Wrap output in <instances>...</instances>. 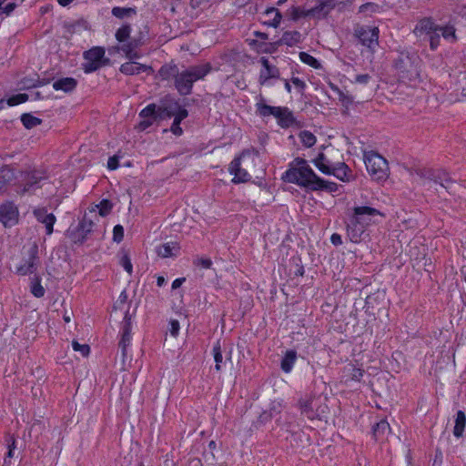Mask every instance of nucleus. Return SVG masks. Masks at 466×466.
Returning <instances> with one entry per match:
<instances>
[{
    "instance_id": "f257e3e1",
    "label": "nucleus",
    "mask_w": 466,
    "mask_h": 466,
    "mask_svg": "<svg viewBox=\"0 0 466 466\" xmlns=\"http://www.w3.org/2000/svg\"><path fill=\"white\" fill-rule=\"evenodd\" d=\"M420 56L415 52L400 51L394 60V67L403 82L416 83L420 76Z\"/></svg>"
},
{
    "instance_id": "f03ea898",
    "label": "nucleus",
    "mask_w": 466,
    "mask_h": 466,
    "mask_svg": "<svg viewBox=\"0 0 466 466\" xmlns=\"http://www.w3.org/2000/svg\"><path fill=\"white\" fill-rule=\"evenodd\" d=\"M318 176L309 166L308 162L300 157L295 158L290 163V167L285 172L283 178L300 187L313 189Z\"/></svg>"
},
{
    "instance_id": "7ed1b4c3",
    "label": "nucleus",
    "mask_w": 466,
    "mask_h": 466,
    "mask_svg": "<svg viewBox=\"0 0 466 466\" xmlns=\"http://www.w3.org/2000/svg\"><path fill=\"white\" fill-rule=\"evenodd\" d=\"M212 67L209 63L191 66L182 71H178L174 86L181 96L192 93L193 84L203 79L210 73Z\"/></svg>"
},
{
    "instance_id": "20e7f679",
    "label": "nucleus",
    "mask_w": 466,
    "mask_h": 466,
    "mask_svg": "<svg viewBox=\"0 0 466 466\" xmlns=\"http://www.w3.org/2000/svg\"><path fill=\"white\" fill-rule=\"evenodd\" d=\"M298 407L302 415L309 420L320 419L327 412L328 407L322 404L320 397L307 396L299 399Z\"/></svg>"
},
{
    "instance_id": "39448f33",
    "label": "nucleus",
    "mask_w": 466,
    "mask_h": 466,
    "mask_svg": "<svg viewBox=\"0 0 466 466\" xmlns=\"http://www.w3.org/2000/svg\"><path fill=\"white\" fill-rule=\"evenodd\" d=\"M365 164L368 172L375 180H385L389 177V165L387 160L375 152L365 156Z\"/></svg>"
},
{
    "instance_id": "423d86ee",
    "label": "nucleus",
    "mask_w": 466,
    "mask_h": 466,
    "mask_svg": "<svg viewBox=\"0 0 466 466\" xmlns=\"http://www.w3.org/2000/svg\"><path fill=\"white\" fill-rule=\"evenodd\" d=\"M105 48L101 46H94L85 51L83 54L85 62L82 64L84 72L90 74L107 65L109 59L105 57Z\"/></svg>"
},
{
    "instance_id": "0eeeda50",
    "label": "nucleus",
    "mask_w": 466,
    "mask_h": 466,
    "mask_svg": "<svg viewBox=\"0 0 466 466\" xmlns=\"http://www.w3.org/2000/svg\"><path fill=\"white\" fill-rule=\"evenodd\" d=\"M355 35L360 42L370 48L374 50L379 44V28L368 25L360 26L355 29Z\"/></svg>"
},
{
    "instance_id": "6e6552de",
    "label": "nucleus",
    "mask_w": 466,
    "mask_h": 466,
    "mask_svg": "<svg viewBox=\"0 0 466 466\" xmlns=\"http://www.w3.org/2000/svg\"><path fill=\"white\" fill-rule=\"evenodd\" d=\"M28 258L21 263L20 266L17 267L16 271L18 274L22 276H25L28 274L35 273L39 265V258H38V247L36 244H33L28 251Z\"/></svg>"
},
{
    "instance_id": "1a4fd4ad",
    "label": "nucleus",
    "mask_w": 466,
    "mask_h": 466,
    "mask_svg": "<svg viewBox=\"0 0 466 466\" xmlns=\"http://www.w3.org/2000/svg\"><path fill=\"white\" fill-rule=\"evenodd\" d=\"M144 43V35L142 33H139L138 36L131 38L128 42H124L118 49L125 54L127 59H138L141 57V54L137 49L143 46Z\"/></svg>"
},
{
    "instance_id": "9d476101",
    "label": "nucleus",
    "mask_w": 466,
    "mask_h": 466,
    "mask_svg": "<svg viewBox=\"0 0 466 466\" xmlns=\"http://www.w3.org/2000/svg\"><path fill=\"white\" fill-rule=\"evenodd\" d=\"M183 109L177 101L167 96L161 100L160 105L157 106L159 119L170 118Z\"/></svg>"
},
{
    "instance_id": "9b49d317",
    "label": "nucleus",
    "mask_w": 466,
    "mask_h": 466,
    "mask_svg": "<svg viewBox=\"0 0 466 466\" xmlns=\"http://www.w3.org/2000/svg\"><path fill=\"white\" fill-rule=\"evenodd\" d=\"M139 117L142 120L138 124L139 130H146L149 127H151L154 122L157 120H160L157 115V105L149 104L145 108H143L139 113Z\"/></svg>"
},
{
    "instance_id": "f8f14e48",
    "label": "nucleus",
    "mask_w": 466,
    "mask_h": 466,
    "mask_svg": "<svg viewBox=\"0 0 466 466\" xmlns=\"http://www.w3.org/2000/svg\"><path fill=\"white\" fill-rule=\"evenodd\" d=\"M377 215H380V212L376 208L370 207H356L353 209V215L351 217L367 228L370 224L371 218Z\"/></svg>"
},
{
    "instance_id": "ddd939ff",
    "label": "nucleus",
    "mask_w": 466,
    "mask_h": 466,
    "mask_svg": "<svg viewBox=\"0 0 466 466\" xmlns=\"http://www.w3.org/2000/svg\"><path fill=\"white\" fill-rule=\"evenodd\" d=\"M131 316L128 313V310L125 314L123 325H122V335L121 339L119 341V348L121 349L122 357L126 358L127 353V347L131 342Z\"/></svg>"
},
{
    "instance_id": "4468645a",
    "label": "nucleus",
    "mask_w": 466,
    "mask_h": 466,
    "mask_svg": "<svg viewBox=\"0 0 466 466\" xmlns=\"http://www.w3.org/2000/svg\"><path fill=\"white\" fill-rule=\"evenodd\" d=\"M18 210L11 202L3 204L0 207V221L5 227L12 226L17 222Z\"/></svg>"
},
{
    "instance_id": "2eb2a0df",
    "label": "nucleus",
    "mask_w": 466,
    "mask_h": 466,
    "mask_svg": "<svg viewBox=\"0 0 466 466\" xmlns=\"http://www.w3.org/2000/svg\"><path fill=\"white\" fill-rule=\"evenodd\" d=\"M263 69L259 73L258 82L260 85H265L270 78H279V70L277 66L270 65L268 58L262 56L259 60Z\"/></svg>"
},
{
    "instance_id": "dca6fc26",
    "label": "nucleus",
    "mask_w": 466,
    "mask_h": 466,
    "mask_svg": "<svg viewBox=\"0 0 466 466\" xmlns=\"http://www.w3.org/2000/svg\"><path fill=\"white\" fill-rule=\"evenodd\" d=\"M229 172L234 175L232 182L241 183L248 182L251 179V176L240 167V157L234 158L229 165Z\"/></svg>"
},
{
    "instance_id": "f3484780",
    "label": "nucleus",
    "mask_w": 466,
    "mask_h": 466,
    "mask_svg": "<svg viewBox=\"0 0 466 466\" xmlns=\"http://www.w3.org/2000/svg\"><path fill=\"white\" fill-rule=\"evenodd\" d=\"M366 227L360 224L356 219L352 217L350 218L347 224V235L350 238V241L354 243H358L361 240V237L365 232Z\"/></svg>"
},
{
    "instance_id": "a211bd4d",
    "label": "nucleus",
    "mask_w": 466,
    "mask_h": 466,
    "mask_svg": "<svg viewBox=\"0 0 466 466\" xmlns=\"http://www.w3.org/2000/svg\"><path fill=\"white\" fill-rule=\"evenodd\" d=\"M34 215L38 222L45 224L46 234L51 235L53 233V227L56 222V217L52 213H47L46 208H37L34 210Z\"/></svg>"
},
{
    "instance_id": "6ab92c4d",
    "label": "nucleus",
    "mask_w": 466,
    "mask_h": 466,
    "mask_svg": "<svg viewBox=\"0 0 466 466\" xmlns=\"http://www.w3.org/2000/svg\"><path fill=\"white\" fill-rule=\"evenodd\" d=\"M151 70V67L130 60L121 65L119 71L127 76L138 75L141 72Z\"/></svg>"
},
{
    "instance_id": "aec40b11",
    "label": "nucleus",
    "mask_w": 466,
    "mask_h": 466,
    "mask_svg": "<svg viewBox=\"0 0 466 466\" xmlns=\"http://www.w3.org/2000/svg\"><path fill=\"white\" fill-rule=\"evenodd\" d=\"M257 113L263 117L273 116L277 119L280 116V113L284 109L282 106H268L264 102V99L261 98L259 102L256 104Z\"/></svg>"
},
{
    "instance_id": "412c9836",
    "label": "nucleus",
    "mask_w": 466,
    "mask_h": 466,
    "mask_svg": "<svg viewBox=\"0 0 466 466\" xmlns=\"http://www.w3.org/2000/svg\"><path fill=\"white\" fill-rule=\"evenodd\" d=\"M15 179V170L8 165L0 167V193L5 191L6 187Z\"/></svg>"
},
{
    "instance_id": "4be33fe9",
    "label": "nucleus",
    "mask_w": 466,
    "mask_h": 466,
    "mask_svg": "<svg viewBox=\"0 0 466 466\" xmlns=\"http://www.w3.org/2000/svg\"><path fill=\"white\" fill-rule=\"evenodd\" d=\"M390 427L386 420H381L372 428L373 437L377 441H384L390 433Z\"/></svg>"
},
{
    "instance_id": "5701e85b",
    "label": "nucleus",
    "mask_w": 466,
    "mask_h": 466,
    "mask_svg": "<svg viewBox=\"0 0 466 466\" xmlns=\"http://www.w3.org/2000/svg\"><path fill=\"white\" fill-rule=\"evenodd\" d=\"M77 85V81L73 77H63L53 83L55 90H62L66 93L73 91Z\"/></svg>"
},
{
    "instance_id": "b1692460",
    "label": "nucleus",
    "mask_w": 466,
    "mask_h": 466,
    "mask_svg": "<svg viewBox=\"0 0 466 466\" xmlns=\"http://www.w3.org/2000/svg\"><path fill=\"white\" fill-rule=\"evenodd\" d=\"M178 71L179 68L176 64H166L160 67L158 75L162 80L174 79L175 82Z\"/></svg>"
},
{
    "instance_id": "393cba45",
    "label": "nucleus",
    "mask_w": 466,
    "mask_h": 466,
    "mask_svg": "<svg viewBox=\"0 0 466 466\" xmlns=\"http://www.w3.org/2000/svg\"><path fill=\"white\" fill-rule=\"evenodd\" d=\"M301 41V34L298 31H287L281 38L276 42V45H287L289 46H295Z\"/></svg>"
},
{
    "instance_id": "a878e982",
    "label": "nucleus",
    "mask_w": 466,
    "mask_h": 466,
    "mask_svg": "<svg viewBox=\"0 0 466 466\" xmlns=\"http://www.w3.org/2000/svg\"><path fill=\"white\" fill-rule=\"evenodd\" d=\"M179 250V247L176 242H167L157 248V253L162 258H169L176 256Z\"/></svg>"
},
{
    "instance_id": "bb28decb",
    "label": "nucleus",
    "mask_w": 466,
    "mask_h": 466,
    "mask_svg": "<svg viewBox=\"0 0 466 466\" xmlns=\"http://www.w3.org/2000/svg\"><path fill=\"white\" fill-rule=\"evenodd\" d=\"M438 26L434 25V23L430 18L421 19L414 29V33L416 35L425 34L429 35L431 34Z\"/></svg>"
},
{
    "instance_id": "cd10ccee",
    "label": "nucleus",
    "mask_w": 466,
    "mask_h": 466,
    "mask_svg": "<svg viewBox=\"0 0 466 466\" xmlns=\"http://www.w3.org/2000/svg\"><path fill=\"white\" fill-rule=\"evenodd\" d=\"M313 163L316 167L325 175H330L331 168L334 166L323 153H319L313 160Z\"/></svg>"
},
{
    "instance_id": "c85d7f7f",
    "label": "nucleus",
    "mask_w": 466,
    "mask_h": 466,
    "mask_svg": "<svg viewBox=\"0 0 466 466\" xmlns=\"http://www.w3.org/2000/svg\"><path fill=\"white\" fill-rule=\"evenodd\" d=\"M296 360H297V352L292 350H288L281 360V363H280L281 370L286 373L290 372L295 362H296Z\"/></svg>"
},
{
    "instance_id": "c756f323",
    "label": "nucleus",
    "mask_w": 466,
    "mask_h": 466,
    "mask_svg": "<svg viewBox=\"0 0 466 466\" xmlns=\"http://www.w3.org/2000/svg\"><path fill=\"white\" fill-rule=\"evenodd\" d=\"M277 120L278 124L283 128H289L296 123L293 113L288 107H284Z\"/></svg>"
},
{
    "instance_id": "7c9ffc66",
    "label": "nucleus",
    "mask_w": 466,
    "mask_h": 466,
    "mask_svg": "<svg viewBox=\"0 0 466 466\" xmlns=\"http://www.w3.org/2000/svg\"><path fill=\"white\" fill-rule=\"evenodd\" d=\"M46 177L41 176L38 171H33L27 177L26 182L23 188V193L30 191L38 187V184L42 179H45Z\"/></svg>"
},
{
    "instance_id": "2f4dec72",
    "label": "nucleus",
    "mask_w": 466,
    "mask_h": 466,
    "mask_svg": "<svg viewBox=\"0 0 466 466\" xmlns=\"http://www.w3.org/2000/svg\"><path fill=\"white\" fill-rule=\"evenodd\" d=\"M188 116V112L187 109H181L177 112L174 116V121L170 127L171 132L176 136H180L183 133L182 128L180 127V123L183 119H185Z\"/></svg>"
},
{
    "instance_id": "473e14b6",
    "label": "nucleus",
    "mask_w": 466,
    "mask_h": 466,
    "mask_svg": "<svg viewBox=\"0 0 466 466\" xmlns=\"http://www.w3.org/2000/svg\"><path fill=\"white\" fill-rule=\"evenodd\" d=\"M111 13L115 17L124 19L135 16L137 15V9L135 7L115 6L112 8Z\"/></svg>"
},
{
    "instance_id": "72a5a7b5",
    "label": "nucleus",
    "mask_w": 466,
    "mask_h": 466,
    "mask_svg": "<svg viewBox=\"0 0 466 466\" xmlns=\"http://www.w3.org/2000/svg\"><path fill=\"white\" fill-rule=\"evenodd\" d=\"M466 425V416L462 410H458L455 420V425L453 429V434L459 438L462 436Z\"/></svg>"
},
{
    "instance_id": "f704fd0d",
    "label": "nucleus",
    "mask_w": 466,
    "mask_h": 466,
    "mask_svg": "<svg viewBox=\"0 0 466 466\" xmlns=\"http://www.w3.org/2000/svg\"><path fill=\"white\" fill-rule=\"evenodd\" d=\"M337 189H338V186L336 183L324 180L319 177L315 182V185H314L312 190L313 191L325 190L328 192H335Z\"/></svg>"
},
{
    "instance_id": "c9c22d12",
    "label": "nucleus",
    "mask_w": 466,
    "mask_h": 466,
    "mask_svg": "<svg viewBox=\"0 0 466 466\" xmlns=\"http://www.w3.org/2000/svg\"><path fill=\"white\" fill-rule=\"evenodd\" d=\"M269 15H274V17L265 21L264 23L269 26L275 28L278 27L281 21V13L275 7H269L265 11V15L269 16Z\"/></svg>"
},
{
    "instance_id": "e433bc0d",
    "label": "nucleus",
    "mask_w": 466,
    "mask_h": 466,
    "mask_svg": "<svg viewBox=\"0 0 466 466\" xmlns=\"http://www.w3.org/2000/svg\"><path fill=\"white\" fill-rule=\"evenodd\" d=\"M130 34L131 25L129 24H124L116 30L115 37L119 43H124L130 38Z\"/></svg>"
},
{
    "instance_id": "4c0bfd02",
    "label": "nucleus",
    "mask_w": 466,
    "mask_h": 466,
    "mask_svg": "<svg viewBox=\"0 0 466 466\" xmlns=\"http://www.w3.org/2000/svg\"><path fill=\"white\" fill-rule=\"evenodd\" d=\"M348 169V166L345 163H339L338 165L332 167L330 175L336 177L337 178L342 181H345L348 180L346 178Z\"/></svg>"
},
{
    "instance_id": "58836bf2",
    "label": "nucleus",
    "mask_w": 466,
    "mask_h": 466,
    "mask_svg": "<svg viewBox=\"0 0 466 466\" xmlns=\"http://www.w3.org/2000/svg\"><path fill=\"white\" fill-rule=\"evenodd\" d=\"M21 121L25 128H33L42 123V120L38 117L32 116L29 113H25L21 116Z\"/></svg>"
},
{
    "instance_id": "ea45409f",
    "label": "nucleus",
    "mask_w": 466,
    "mask_h": 466,
    "mask_svg": "<svg viewBox=\"0 0 466 466\" xmlns=\"http://www.w3.org/2000/svg\"><path fill=\"white\" fill-rule=\"evenodd\" d=\"M31 292L35 298H42L45 295V289L41 285L39 276H35L31 282Z\"/></svg>"
},
{
    "instance_id": "a19ab883",
    "label": "nucleus",
    "mask_w": 466,
    "mask_h": 466,
    "mask_svg": "<svg viewBox=\"0 0 466 466\" xmlns=\"http://www.w3.org/2000/svg\"><path fill=\"white\" fill-rule=\"evenodd\" d=\"M301 143L307 147H311L316 143V137L309 131L304 130L301 131L299 135Z\"/></svg>"
},
{
    "instance_id": "79ce46f5",
    "label": "nucleus",
    "mask_w": 466,
    "mask_h": 466,
    "mask_svg": "<svg viewBox=\"0 0 466 466\" xmlns=\"http://www.w3.org/2000/svg\"><path fill=\"white\" fill-rule=\"evenodd\" d=\"M44 84L45 83L43 81H40L38 78L34 79V78L25 77L20 81L19 86H20V89H30L33 87L40 86Z\"/></svg>"
},
{
    "instance_id": "37998d69",
    "label": "nucleus",
    "mask_w": 466,
    "mask_h": 466,
    "mask_svg": "<svg viewBox=\"0 0 466 466\" xmlns=\"http://www.w3.org/2000/svg\"><path fill=\"white\" fill-rule=\"evenodd\" d=\"M299 58L303 63L310 66L313 68L317 69L320 67L319 62L314 56L306 52H300Z\"/></svg>"
},
{
    "instance_id": "c03bdc74",
    "label": "nucleus",
    "mask_w": 466,
    "mask_h": 466,
    "mask_svg": "<svg viewBox=\"0 0 466 466\" xmlns=\"http://www.w3.org/2000/svg\"><path fill=\"white\" fill-rule=\"evenodd\" d=\"M213 354H214V360L216 362L215 369L217 370H221V363L223 362V356L221 352V347L219 341H217V343L213 347Z\"/></svg>"
},
{
    "instance_id": "a18cd8bd",
    "label": "nucleus",
    "mask_w": 466,
    "mask_h": 466,
    "mask_svg": "<svg viewBox=\"0 0 466 466\" xmlns=\"http://www.w3.org/2000/svg\"><path fill=\"white\" fill-rule=\"evenodd\" d=\"M345 370L349 372L352 380L357 381L360 380L363 376V370L360 368H356L352 364H349L347 367H345Z\"/></svg>"
},
{
    "instance_id": "49530a36",
    "label": "nucleus",
    "mask_w": 466,
    "mask_h": 466,
    "mask_svg": "<svg viewBox=\"0 0 466 466\" xmlns=\"http://www.w3.org/2000/svg\"><path fill=\"white\" fill-rule=\"evenodd\" d=\"M99 215L102 217H106L110 213L113 208V204L111 201L107 199H103L97 206Z\"/></svg>"
},
{
    "instance_id": "de8ad7c7",
    "label": "nucleus",
    "mask_w": 466,
    "mask_h": 466,
    "mask_svg": "<svg viewBox=\"0 0 466 466\" xmlns=\"http://www.w3.org/2000/svg\"><path fill=\"white\" fill-rule=\"evenodd\" d=\"M29 96L27 94H17L12 96L7 99V105L13 106L22 103H25L28 100Z\"/></svg>"
},
{
    "instance_id": "09e8293b",
    "label": "nucleus",
    "mask_w": 466,
    "mask_h": 466,
    "mask_svg": "<svg viewBox=\"0 0 466 466\" xmlns=\"http://www.w3.org/2000/svg\"><path fill=\"white\" fill-rule=\"evenodd\" d=\"M119 264L124 268V269L131 275L133 272V266L131 263V259L127 253H124L120 258Z\"/></svg>"
},
{
    "instance_id": "8fccbe9b",
    "label": "nucleus",
    "mask_w": 466,
    "mask_h": 466,
    "mask_svg": "<svg viewBox=\"0 0 466 466\" xmlns=\"http://www.w3.org/2000/svg\"><path fill=\"white\" fill-rule=\"evenodd\" d=\"M440 38L441 34L438 31V28L429 35L430 46L432 50H435L439 46Z\"/></svg>"
},
{
    "instance_id": "3c124183",
    "label": "nucleus",
    "mask_w": 466,
    "mask_h": 466,
    "mask_svg": "<svg viewBox=\"0 0 466 466\" xmlns=\"http://www.w3.org/2000/svg\"><path fill=\"white\" fill-rule=\"evenodd\" d=\"M72 347L74 350L79 351L84 357L89 355L90 347L87 344H80L77 341L74 340L72 342Z\"/></svg>"
},
{
    "instance_id": "603ef678",
    "label": "nucleus",
    "mask_w": 466,
    "mask_h": 466,
    "mask_svg": "<svg viewBox=\"0 0 466 466\" xmlns=\"http://www.w3.org/2000/svg\"><path fill=\"white\" fill-rule=\"evenodd\" d=\"M290 16H291L292 20L296 21L301 17H307V16H310V15L307 14V10L293 6L290 9Z\"/></svg>"
},
{
    "instance_id": "864d4df0",
    "label": "nucleus",
    "mask_w": 466,
    "mask_h": 466,
    "mask_svg": "<svg viewBox=\"0 0 466 466\" xmlns=\"http://www.w3.org/2000/svg\"><path fill=\"white\" fill-rule=\"evenodd\" d=\"M124 238V228L121 225H116L113 229V240L120 243Z\"/></svg>"
},
{
    "instance_id": "5fc2aeb1",
    "label": "nucleus",
    "mask_w": 466,
    "mask_h": 466,
    "mask_svg": "<svg viewBox=\"0 0 466 466\" xmlns=\"http://www.w3.org/2000/svg\"><path fill=\"white\" fill-rule=\"evenodd\" d=\"M438 31L445 39L455 38V31L451 26L440 27L438 26Z\"/></svg>"
},
{
    "instance_id": "6e6d98bb",
    "label": "nucleus",
    "mask_w": 466,
    "mask_h": 466,
    "mask_svg": "<svg viewBox=\"0 0 466 466\" xmlns=\"http://www.w3.org/2000/svg\"><path fill=\"white\" fill-rule=\"evenodd\" d=\"M379 5L375 3H366L360 7V12H377L379 10Z\"/></svg>"
},
{
    "instance_id": "4d7b16f0",
    "label": "nucleus",
    "mask_w": 466,
    "mask_h": 466,
    "mask_svg": "<svg viewBox=\"0 0 466 466\" xmlns=\"http://www.w3.org/2000/svg\"><path fill=\"white\" fill-rule=\"evenodd\" d=\"M92 228H93L92 220L87 219L86 218H84L80 223L81 230L86 234V233H89L92 231Z\"/></svg>"
},
{
    "instance_id": "13d9d810",
    "label": "nucleus",
    "mask_w": 466,
    "mask_h": 466,
    "mask_svg": "<svg viewBox=\"0 0 466 466\" xmlns=\"http://www.w3.org/2000/svg\"><path fill=\"white\" fill-rule=\"evenodd\" d=\"M169 325H170V328H169L170 334L173 337H177L178 335V332L180 329V325H179L178 320L172 319V320H170Z\"/></svg>"
},
{
    "instance_id": "bf43d9fd",
    "label": "nucleus",
    "mask_w": 466,
    "mask_h": 466,
    "mask_svg": "<svg viewBox=\"0 0 466 466\" xmlns=\"http://www.w3.org/2000/svg\"><path fill=\"white\" fill-rule=\"evenodd\" d=\"M442 175L444 179L440 181V185L446 189H450L451 185L454 183V180L446 172H443Z\"/></svg>"
},
{
    "instance_id": "052dcab7",
    "label": "nucleus",
    "mask_w": 466,
    "mask_h": 466,
    "mask_svg": "<svg viewBox=\"0 0 466 466\" xmlns=\"http://www.w3.org/2000/svg\"><path fill=\"white\" fill-rule=\"evenodd\" d=\"M16 5L14 2L6 4L5 6L1 5V14L10 15L15 8Z\"/></svg>"
},
{
    "instance_id": "680f3d73",
    "label": "nucleus",
    "mask_w": 466,
    "mask_h": 466,
    "mask_svg": "<svg viewBox=\"0 0 466 466\" xmlns=\"http://www.w3.org/2000/svg\"><path fill=\"white\" fill-rule=\"evenodd\" d=\"M371 76L369 74L357 75L355 77V82L366 85L370 80Z\"/></svg>"
},
{
    "instance_id": "e2e57ef3",
    "label": "nucleus",
    "mask_w": 466,
    "mask_h": 466,
    "mask_svg": "<svg viewBox=\"0 0 466 466\" xmlns=\"http://www.w3.org/2000/svg\"><path fill=\"white\" fill-rule=\"evenodd\" d=\"M107 167L110 170H115L118 167V157L117 156H113L108 158Z\"/></svg>"
},
{
    "instance_id": "0e129e2a",
    "label": "nucleus",
    "mask_w": 466,
    "mask_h": 466,
    "mask_svg": "<svg viewBox=\"0 0 466 466\" xmlns=\"http://www.w3.org/2000/svg\"><path fill=\"white\" fill-rule=\"evenodd\" d=\"M281 408H282V406H281L280 402L273 401L271 403L269 412L272 413V416L277 415V414L280 413Z\"/></svg>"
},
{
    "instance_id": "69168bd1",
    "label": "nucleus",
    "mask_w": 466,
    "mask_h": 466,
    "mask_svg": "<svg viewBox=\"0 0 466 466\" xmlns=\"http://www.w3.org/2000/svg\"><path fill=\"white\" fill-rule=\"evenodd\" d=\"M330 241L335 246L341 245L342 244L341 236L338 233H333L330 237Z\"/></svg>"
},
{
    "instance_id": "338daca9",
    "label": "nucleus",
    "mask_w": 466,
    "mask_h": 466,
    "mask_svg": "<svg viewBox=\"0 0 466 466\" xmlns=\"http://www.w3.org/2000/svg\"><path fill=\"white\" fill-rule=\"evenodd\" d=\"M291 82L293 83V85L300 89V90H303L306 86L304 81H302L301 79H299V77H292L291 78Z\"/></svg>"
},
{
    "instance_id": "774afa93",
    "label": "nucleus",
    "mask_w": 466,
    "mask_h": 466,
    "mask_svg": "<svg viewBox=\"0 0 466 466\" xmlns=\"http://www.w3.org/2000/svg\"><path fill=\"white\" fill-rule=\"evenodd\" d=\"M444 171H439L437 172L436 174H432V177H431L435 183H439L440 184V181L443 180L444 179V177L442 175Z\"/></svg>"
}]
</instances>
